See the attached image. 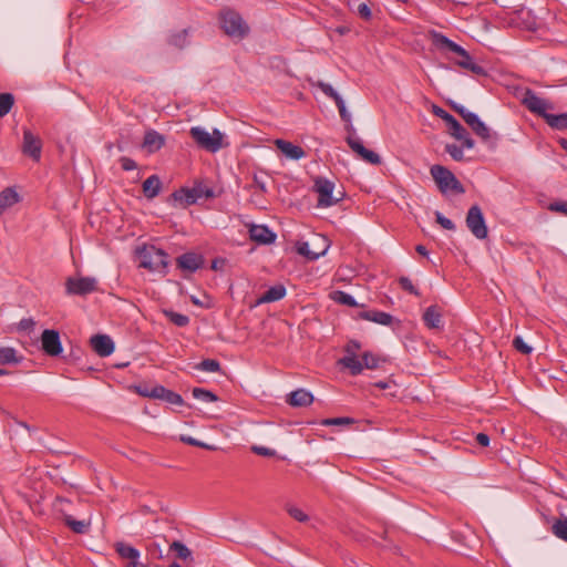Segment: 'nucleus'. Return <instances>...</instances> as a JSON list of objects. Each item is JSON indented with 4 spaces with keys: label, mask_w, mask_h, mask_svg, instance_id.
Returning a JSON list of instances; mask_svg holds the SVG:
<instances>
[{
    "label": "nucleus",
    "mask_w": 567,
    "mask_h": 567,
    "mask_svg": "<svg viewBox=\"0 0 567 567\" xmlns=\"http://www.w3.org/2000/svg\"><path fill=\"white\" fill-rule=\"evenodd\" d=\"M165 144V136L157 131L150 130L145 133L143 140V147L148 153H155L159 151Z\"/></svg>",
    "instance_id": "6ab92c4d"
},
{
    "label": "nucleus",
    "mask_w": 567,
    "mask_h": 567,
    "mask_svg": "<svg viewBox=\"0 0 567 567\" xmlns=\"http://www.w3.org/2000/svg\"><path fill=\"white\" fill-rule=\"evenodd\" d=\"M346 141H347L349 147L355 154H358L360 157L364 153V151H367V148L364 147L362 141L358 136L348 135Z\"/></svg>",
    "instance_id": "37998d69"
},
{
    "label": "nucleus",
    "mask_w": 567,
    "mask_h": 567,
    "mask_svg": "<svg viewBox=\"0 0 567 567\" xmlns=\"http://www.w3.org/2000/svg\"><path fill=\"white\" fill-rule=\"evenodd\" d=\"M432 112L434 115L442 118L446 125L449 126L450 134L453 136L456 133L464 132V126L449 112H446L444 109L433 105Z\"/></svg>",
    "instance_id": "f3484780"
},
{
    "label": "nucleus",
    "mask_w": 567,
    "mask_h": 567,
    "mask_svg": "<svg viewBox=\"0 0 567 567\" xmlns=\"http://www.w3.org/2000/svg\"><path fill=\"white\" fill-rule=\"evenodd\" d=\"M380 361H381V359L378 355H375L374 353L364 352L362 354L361 363L363 364V369L365 368V369L373 370L379 367Z\"/></svg>",
    "instance_id": "a19ab883"
},
{
    "label": "nucleus",
    "mask_w": 567,
    "mask_h": 567,
    "mask_svg": "<svg viewBox=\"0 0 567 567\" xmlns=\"http://www.w3.org/2000/svg\"><path fill=\"white\" fill-rule=\"evenodd\" d=\"M545 122L554 130H566L567 128V113L560 114H548Z\"/></svg>",
    "instance_id": "473e14b6"
},
{
    "label": "nucleus",
    "mask_w": 567,
    "mask_h": 567,
    "mask_svg": "<svg viewBox=\"0 0 567 567\" xmlns=\"http://www.w3.org/2000/svg\"><path fill=\"white\" fill-rule=\"evenodd\" d=\"M156 399L163 400L169 404L183 405L184 400L181 394L166 389L163 385H157V392H155Z\"/></svg>",
    "instance_id": "a878e982"
},
{
    "label": "nucleus",
    "mask_w": 567,
    "mask_h": 567,
    "mask_svg": "<svg viewBox=\"0 0 567 567\" xmlns=\"http://www.w3.org/2000/svg\"><path fill=\"white\" fill-rule=\"evenodd\" d=\"M34 326V321L31 318H24L20 321L19 328L21 330H30Z\"/></svg>",
    "instance_id": "338daca9"
},
{
    "label": "nucleus",
    "mask_w": 567,
    "mask_h": 567,
    "mask_svg": "<svg viewBox=\"0 0 567 567\" xmlns=\"http://www.w3.org/2000/svg\"><path fill=\"white\" fill-rule=\"evenodd\" d=\"M445 151L446 153L450 154V156L454 159V161H462L464 158V154H463V147L462 146H457L455 144H447L445 146Z\"/></svg>",
    "instance_id": "de8ad7c7"
},
{
    "label": "nucleus",
    "mask_w": 567,
    "mask_h": 567,
    "mask_svg": "<svg viewBox=\"0 0 567 567\" xmlns=\"http://www.w3.org/2000/svg\"><path fill=\"white\" fill-rule=\"evenodd\" d=\"M287 402L291 406H308L313 402V395L305 389H298L288 395Z\"/></svg>",
    "instance_id": "4be33fe9"
},
{
    "label": "nucleus",
    "mask_w": 567,
    "mask_h": 567,
    "mask_svg": "<svg viewBox=\"0 0 567 567\" xmlns=\"http://www.w3.org/2000/svg\"><path fill=\"white\" fill-rule=\"evenodd\" d=\"M548 209L567 216V202L559 200L550 203Z\"/></svg>",
    "instance_id": "bf43d9fd"
},
{
    "label": "nucleus",
    "mask_w": 567,
    "mask_h": 567,
    "mask_svg": "<svg viewBox=\"0 0 567 567\" xmlns=\"http://www.w3.org/2000/svg\"><path fill=\"white\" fill-rule=\"evenodd\" d=\"M361 158L372 165L381 164V157L377 153H374L373 151H370L368 148L361 155Z\"/></svg>",
    "instance_id": "4d7b16f0"
},
{
    "label": "nucleus",
    "mask_w": 567,
    "mask_h": 567,
    "mask_svg": "<svg viewBox=\"0 0 567 567\" xmlns=\"http://www.w3.org/2000/svg\"><path fill=\"white\" fill-rule=\"evenodd\" d=\"M424 324L429 329H441L442 324V309L437 305H432L424 311L422 316Z\"/></svg>",
    "instance_id": "a211bd4d"
},
{
    "label": "nucleus",
    "mask_w": 567,
    "mask_h": 567,
    "mask_svg": "<svg viewBox=\"0 0 567 567\" xmlns=\"http://www.w3.org/2000/svg\"><path fill=\"white\" fill-rule=\"evenodd\" d=\"M249 237L261 245L272 244L277 238L276 234L265 225H251L249 227Z\"/></svg>",
    "instance_id": "4468645a"
},
{
    "label": "nucleus",
    "mask_w": 567,
    "mask_h": 567,
    "mask_svg": "<svg viewBox=\"0 0 567 567\" xmlns=\"http://www.w3.org/2000/svg\"><path fill=\"white\" fill-rule=\"evenodd\" d=\"M197 370L205 372H219L221 370V365L219 361L215 359H205L195 367Z\"/></svg>",
    "instance_id": "58836bf2"
},
{
    "label": "nucleus",
    "mask_w": 567,
    "mask_h": 567,
    "mask_svg": "<svg viewBox=\"0 0 567 567\" xmlns=\"http://www.w3.org/2000/svg\"><path fill=\"white\" fill-rule=\"evenodd\" d=\"M354 420L351 417H333V419H324L321 424L322 425H346L353 424Z\"/></svg>",
    "instance_id": "864d4df0"
},
{
    "label": "nucleus",
    "mask_w": 567,
    "mask_h": 567,
    "mask_svg": "<svg viewBox=\"0 0 567 567\" xmlns=\"http://www.w3.org/2000/svg\"><path fill=\"white\" fill-rule=\"evenodd\" d=\"M189 29L172 32L167 37V43L177 49H184L188 45Z\"/></svg>",
    "instance_id": "bb28decb"
},
{
    "label": "nucleus",
    "mask_w": 567,
    "mask_h": 567,
    "mask_svg": "<svg viewBox=\"0 0 567 567\" xmlns=\"http://www.w3.org/2000/svg\"><path fill=\"white\" fill-rule=\"evenodd\" d=\"M140 266L150 271L166 272L168 266V255L153 245L144 246L137 250Z\"/></svg>",
    "instance_id": "f257e3e1"
},
{
    "label": "nucleus",
    "mask_w": 567,
    "mask_h": 567,
    "mask_svg": "<svg viewBox=\"0 0 567 567\" xmlns=\"http://www.w3.org/2000/svg\"><path fill=\"white\" fill-rule=\"evenodd\" d=\"M251 187H256V188H258L262 193L267 192V186H266L265 178L262 176L257 175V174L254 175Z\"/></svg>",
    "instance_id": "e2e57ef3"
},
{
    "label": "nucleus",
    "mask_w": 567,
    "mask_h": 567,
    "mask_svg": "<svg viewBox=\"0 0 567 567\" xmlns=\"http://www.w3.org/2000/svg\"><path fill=\"white\" fill-rule=\"evenodd\" d=\"M399 284H400V287L403 290L408 291L409 293L414 295V296H420L419 290L414 287V285L408 277H403V276L400 277Z\"/></svg>",
    "instance_id": "3c124183"
},
{
    "label": "nucleus",
    "mask_w": 567,
    "mask_h": 567,
    "mask_svg": "<svg viewBox=\"0 0 567 567\" xmlns=\"http://www.w3.org/2000/svg\"><path fill=\"white\" fill-rule=\"evenodd\" d=\"M14 104V96L11 93L0 94V117L6 116Z\"/></svg>",
    "instance_id": "e433bc0d"
},
{
    "label": "nucleus",
    "mask_w": 567,
    "mask_h": 567,
    "mask_svg": "<svg viewBox=\"0 0 567 567\" xmlns=\"http://www.w3.org/2000/svg\"><path fill=\"white\" fill-rule=\"evenodd\" d=\"M20 200L19 194L13 188H6L0 192V213L13 206Z\"/></svg>",
    "instance_id": "cd10ccee"
},
{
    "label": "nucleus",
    "mask_w": 567,
    "mask_h": 567,
    "mask_svg": "<svg viewBox=\"0 0 567 567\" xmlns=\"http://www.w3.org/2000/svg\"><path fill=\"white\" fill-rule=\"evenodd\" d=\"M435 220L444 229H447V230H454L455 229L454 223L450 218L443 216L440 212H435Z\"/></svg>",
    "instance_id": "5fc2aeb1"
},
{
    "label": "nucleus",
    "mask_w": 567,
    "mask_h": 567,
    "mask_svg": "<svg viewBox=\"0 0 567 567\" xmlns=\"http://www.w3.org/2000/svg\"><path fill=\"white\" fill-rule=\"evenodd\" d=\"M551 533L559 539L567 543V517L556 518L551 525Z\"/></svg>",
    "instance_id": "2f4dec72"
},
{
    "label": "nucleus",
    "mask_w": 567,
    "mask_h": 567,
    "mask_svg": "<svg viewBox=\"0 0 567 567\" xmlns=\"http://www.w3.org/2000/svg\"><path fill=\"white\" fill-rule=\"evenodd\" d=\"M465 223L470 231L477 239H485L487 237L488 229L485 224V218L482 213V209L478 205H473L470 207L466 214Z\"/></svg>",
    "instance_id": "423d86ee"
},
{
    "label": "nucleus",
    "mask_w": 567,
    "mask_h": 567,
    "mask_svg": "<svg viewBox=\"0 0 567 567\" xmlns=\"http://www.w3.org/2000/svg\"><path fill=\"white\" fill-rule=\"evenodd\" d=\"M330 298L337 302V303H340V305H344V306H348V307H358V302L355 301V299L342 291V290H334L330 293Z\"/></svg>",
    "instance_id": "72a5a7b5"
},
{
    "label": "nucleus",
    "mask_w": 567,
    "mask_h": 567,
    "mask_svg": "<svg viewBox=\"0 0 567 567\" xmlns=\"http://www.w3.org/2000/svg\"><path fill=\"white\" fill-rule=\"evenodd\" d=\"M252 451L262 456H274L276 452L271 449L265 447V446H252Z\"/></svg>",
    "instance_id": "0e129e2a"
},
{
    "label": "nucleus",
    "mask_w": 567,
    "mask_h": 567,
    "mask_svg": "<svg viewBox=\"0 0 567 567\" xmlns=\"http://www.w3.org/2000/svg\"><path fill=\"white\" fill-rule=\"evenodd\" d=\"M513 347L515 350L523 354H529L533 351V348L528 346L519 336L513 339Z\"/></svg>",
    "instance_id": "49530a36"
},
{
    "label": "nucleus",
    "mask_w": 567,
    "mask_h": 567,
    "mask_svg": "<svg viewBox=\"0 0 567 567\" xmlns=\"http://www.w3.org/2000/svg\"><path fill=\"white\" fill-rule=\"evenodd\" d=\"M275 145L277 148L290 159L298 161L306 156V152L302 147L295 145L285 140H276Z\"/></svg>",
    "instance_id": "aec40b11"
},
{
    "label": "nucleus",
    "mask_w": 567,
    "mask_h": 567,
    "mask_svg": "<svg viewBox=\"0 0 567 567\" xmlns=\"http://www.w3.org/2000/svg\"><path fill=\"white\" fill-rule=\"evenodd\" d=\"M455 64L458 65L462 69L471 71L475 75H480V76H486L487 75L486 70L483 66H481L477 63H475L473 61V58H471L468 62L455 61Z\"/></svg>",
    "instance_id": "f704fd0d"
},
{
    "label": "nucleus",
    "mask_w": 567,
    "mask_h": 567,
    "mask_svg": "<svg viewBox=\"0 0 567 567\" xmlns=\"http://www.w3.org/2000/svg\"><path fill=\"white\" fill-rule=\"evenodd\" d=\"M359 317L363 320L372 321L382 326H391L394 320L390 313L379 310L362 311L359 313Z\"/></svg>",
    "instance_id": "412c9836"
},
{
    "label": "nucleus",
    "mask_w": 567,
    "mask_h": 567,
    "mask_svg": "<svg viewBox=\"0 0 567 567\" xmlns=\"http://www.w3.org/2000/svg\"><path fill=\"white\" fill-rule=\"evenodd\" d=\"M361 158L372 165L381 164V157L377 153H374L373 151H370L368 148L361 155Z\"/></svg>",
    "instance_id": "6e6d98bb"
},
{
    "label": "nucleus",
    "mask_w": 567,
    "mask_h": 567,
    "mask_svg": "<svg viewBox=\"0 0 567 567\" xmlns=\"http://www.w3.org/2000/svg\"><path fill=\"white\" fill-rule=\"evenodd\" d=\"M361 349V343L357 340H350L346 347V355L339 360V364L348 369L352 375H358L363 371V364L358 359L357 352Z\"/></svg>",
    "instance_id": "0eeeda50"
},
{
    "label": "nucleus",
    "mask_w": 567,
    "mask_h": 567,
    "mask_svg": "<svg viewBox=\"0 0 567 567\" xmlns=\"http://www.w3.org/2000/svg\"><path fill=\"white\" fill-rule=\"evenodd\" d=\"M454 138L458 140V141H462V147H465V148H473L474 145H475V142L474 140L471 137L470 133L466 131V128L464 127V132L460 133H456L453 135Z\"/></svg>",
    "instance_id": "09e8293b"
},
{
    "label": "nucleus",
    "mask_w": 567,
    "mask_h": 567,
    "mask_svg": "<svg viewBox=\"0 0 567 567\" xmlns=\"http://www.w3.org/2000/svg\"><path fill=\"white\" fill-rule=\"evenodd\" d=\"M313 189L318 194V207L333 206L344 197V192L342 190L334 194V183L324 177H317L315 179Z\"/></svg>",
    "instance_id": "20e7f679"
},
{
    "label": "nucleus",
    "mask_w": 567,
    "mask_h": 567,
    "mask_svg": "<svg viewBox=\"0 0 567 567\" xmlns=\"http://www.w3.org/2000/svg\"><path fill=\"white\" fill-rule=\"evenodd\" d=\"M430 173L441 193L464 194L465 188L455 175L442 165H433Z\"/></svg>",
    "instance_id": "7ed1b4c3"
},
{
    "label": "nucleus",
    "mask_w": 567,
    "mask_h": 567,
    "mask_svg": "<svg viewBox=\"0 0 567 567\" xmlns=\"http://www.w3.org/2000/svg\"><path fill=\"white\" fill-rule=\"evenodd\" d=\"M336 105H337V107L339 110V114H340V117L342 118V121H344L346 123H350L351 115H350V113L348 112V110L346 107L343 99L338 101L336 103Z\"/></svg>",
    "instance_id": "052dcab7"
},
{
    "label": "nucleus",
    "mask_w": 567,
    "mask_h": 567,
    "mask_svg": "<svg viewBox=\"0 0 567 567\" xmlns=\"http://www.w3.org/2000/svg\"><path fill=\"white\" fill-rule=\"evenodd\" d=\"M41 138L34 135L30 130H23L22 153L31 157L34 162H39L41 158Z\"/></svg>",
    "instance_id": "9b49d317"
},
{
    "label": "nucleus",
    "mask_w": 567,
    "mask_h": 567,
    "mask_svg": "<svg viewBox=\"0 0 567 567\" xmlns=\"http://www.w3.org/2000/svg\"><path fill=\"white\" fill-rule=\"evenodd\" d=\"M171 549L176 551L177 557L181 559H187L192 555L190 550L178 540L173 542V544L171 545Z\"/></svg>",
    "instance_id": "a18cd8bd"
},
{
    "label": "nucleus",
    "mask_w": 567,
    "mask_h": 567,
    "mask_svg": "<svg viewBox=\"0 0 567 567\" xmlns=\"http://www.w3.org/2000/svg\"><path fill=\"white\" fill-rule=\"evenodd\" d=\"M90 344L96 354L107 357L114 351V342L107 334H95L90 339Z\"/></svg>",
    "instance_id": "ddd939ff"
},
{
    "label": "nucleus",
    "mask_w": 567,
    "mask_h": 567,
    "mask_svg": "<svg viewBox=\"0 0 567 567\" xmlns=\"http://www.w3.org/2000/svg\"><path fill=\"white\" fill-rule=\"evenodd\" d=\"M142 188L144 196L148 199H153L159 194L162 182L157 175H151L143 182Z\"/></svg>",
    "instance_id": "b1692460"
},
{
    "label": "nucleus",
    "mask_w": 567,
    "mask_h": 567,
    "mask_svg": "<svg viewBox=\"0 0 567 567\" xmlns=\"http://www.w3.org/2000/svg\"><path fill=\"white\" fill-rule=\"evenodd\" d=\"M64 522L76 534H84L89 527V525L85 522L76 520L69 515L64 517Z\"/></svg>",
    "instance_id": "ea45409f"
},
{
    "label": "nucleus",
    "mask_w": 567,
    "mask_h": 567,
    "mask_svg": "<svg viewBox=\"0 0 567 567\" xmlns=\"http://www.w3.org/2000/svg\"><path fill=\"white\" fill-rule=\"evenodd\" d=\"M476 442L481 445V446H488L489 444V436L485 433H478L476 435Z\"/></svg>",
    "instance_id": "774afa93"
},
{
    "label": "nucleus",
    "mask_w": 567,
    "mask_h": 567,
    "mask_svg": "<svg viewBox=\"0 0 567 567\" xmlns=\"http://www.w3.org/2000/svg\"><path fill=\"white\" fill-rule=\"evenodd\" d=\"M329 245L326 244L324 245V248L320 251H312L310 250L309 248V243L308 241H298L296 244V250L299 255L306 257L307 259L309 260H316L318 259L320 256H323L326 252H327V249H328Z\"/></svg>",
    "instance_id": "c85d7f7f"
},
{
    "label": "nucleus",
    "mask_w": 567,
    "mask_h": 567,
    "mask_svg": "<svg viewBox=\"0 0 567 567\" xmlns=\"http://www.w3.org/2000/svg\"><path fill=\"white\" fill-rule=\"evenodd\" d=\"M192 394L195 399L205 402H216L218 400V396L215 393L203 388H194Z\"/></svg>",
    "instance_id": "4c0bfd02"
},
{
    "label": "nucleus",
    "mask_w": 567,
    "mask_h": 567,
    "mask_svg": "<svg viewBox=\"0 0 567 567\" xmlns=\"http://www.w3.org/2000/svg\"><path fill=\"white\" fill-rule=\"evenodd\" d=\"M346 141H347L349 147L355 154H358L360 157L364 153V151H367V148L364 147L362 141L358 136L348 135Z\"/></svg>",
    "instance_id": "79ce46f5"
},
{
    "label": "nucleus",
    "mask_w": 567,
    "mask_h": 567,
    "mask_svg": "<svg viewBox=\"0 0 567 567\" xmlns=\"http://www.w3.org/2000/svg\"><path fill=\"white\" fill-rule=\"evenodd\" d=\"M41 346L44 353L50 357H58L63 351L60 333L53 329H45L42 332Z\"/></svg>",
    "instance_id": "9d476101"
},
{
    "label": "nucleus",
    "mask_w": 567,
    "mask_h": 567,
    "mask_svg": "<svg viewBox=\"0 0 567 567\" xmlns=\"http://www.w3.org/2000/svg\"><path fill=\"white\" fill-rule=\"evenodd\" d=\"M176 262L178 268L194 272L203 266L204 258L196 252H185L176 259Z\"/></svg>",
    "instance_id": "2eb2a0df"
},
{
    "label": "nucleus",
    "mask_w": 567,
    "mask_h": 567,
    "mask_svg": "<svg viewBox=\"0 0 567 567\" xmlns=\"http://www.w3.org/2000/svg\"><path fill=\"white\" fill-rule=\"evenodd\" d=\"M317 86L330 99H332L334 101V103H337L338 101H340L342 97L338 94V92L328 83H324L322 81H319L317 83Z\"/></svg>",
    "instance_id": "c03bdc74"
},
{
    "label": "nucleus",
    "mask_w": 567,
    "mask_h": 567,
    "mask_svg": "<svg viewBox=\"0 0 567 567\" xmlns=\"http://www.w3.org/2000/svg\"><path fill=\"white\" fill-rule=\"evenodd\" d=\"M66 293L85 296L97 290V281L93 277L68 278L65 282Z\"/></svg>",
    "instance_id": "1a4fd4ad"
},
{
    "label": "nucleus",
    "mask_w": 567,
    "mask_h": 567,
    "mask_svg": "<svg viewBox=\"0 0 567 567\" xmlns=\"http://www.w3.org/2000/svg\"><path fill=\"white\" fill-rule=\"evenodd\" d=\"M523 105L532 113L537 114L538 116L546 120L548 116L547 110L554 109L553 105L546 101L545 99L539 97L534 91L527 89L524 93Z\"/></svg>",
    "instance_id": "6e6552de"
},
{
    "label": "nucleus",
    "mask_w": 567,
    "mask_h": 567,
    "mask_svg": "<svg viewBox=\"0 0 567 567\" xmlns=\"http://www.w3.org/2000/svg\"><path fill=\"white\" fill-rule=\"evenodd\" d=\"M287 512L288 514L295 518L296 520L300 522V523H303V522H307L309 519L308 515L305 514L300 508L298 507H295V506H288L287 507Z\"/></svg>",
    "instance_id": "603ef678"
},
{
    "label": "nucleus",
    "mask_w": 567,
    "mask_h": 567,
    "mask_svg": "<svg viewBox=\"0 0 567 567\" xmlns=\"http://www.w3.org/2000/svg\"><path fill=\"white\" fill-rule=\"evenodd\" d=\"M430 35L433 45L441 52L456 54V52L461 49V45L453 42L447 37L437 31H431Z\"/></svg>",
    "instance_id": "dca6fc26"
},
{
    "label": "nucleus",
    "mask_w": 567,
    "mask_h": 567,
    "mask_svg": "<svg viewBox=\"0 0 567 567\" xmlns=\"http://www.w3.org/2000/svg\"><path fill=\"white\" fill-rule=\"evenodd\" d=\"M174 200L179 202L184 206H189L198 200L197 189L182 187L172 194Z\"/></svg>",
    "instance_id": "5701e85b"
},
{
    "label": "nucleus",
    "mask_w": 567,
    "mask_h": 567,
    "mask_svg": "<svg viewBox=\"0 0 567 567\" xmlns=\"http://www.w3.org/2000/svg\"><path fill=\"white\" fill-rule=\"evenodd\" d=\"M22 358L17 355V351L11 347L0 348V363L1 364H18Z\"/></svg>",
    "instance_id": "7c9ffc66"
},
{
    "label": "nucleus",
    "mask_w": 567,
    "mask_h": 567,
    "mask_svg": "<svg viewBox=\"0 0 567 567\" xmlns=\"http://www.w3.org/2000/svg\"><path fill=\"white\" fill-rule=\"evenodd\" d=\"M219 20L221 29L230 38L244 39L249 33L248 24L235 10H223L219 14Z\"/></svg>",
    "instance_id": "f03ea898"
},
{
    "label": "nucleus",
    "mask_w": 567,
    "mask_h": 567,
    "mask_svg": "<svg viewBox=\"0 0 567 567\" xmlns=\"http://www.w3.org/2000/svg\"><path fill=\"white\" fill-rule=\"evenodd\" d=\"M136 392L144 398L156 399L155 392H157V385L150 388L146 384H140L135 386Z\"/></svg>",
    "instance_id": "8fccbe9b"
},
{
    "label": "nucleus",
    "mask_w": 567,
    "mask_h": 567,
    "mask_svg": "<svg viewBox=\"0 0 567 567\" xmlns=\"http://www.w3.org/2000/svg\"><path fill=\"white\" fill-rule=\"evenodd\" d=\"M465 123L484 142H488L492 138H497V134H493L489 127H487L486 124L483 121H481V118L475 113H473L472 115H467Z\"/></svg>",
    "instance_id": "f8f14e48"
},
{
    "label": "nucleus",
    "mask_w": 567,
    "mask_h": 567,
    "mask_svg": "<svg viewBox=\"0 0 567 567\" xmlns=\"http://www.w3.org/2000/svg\"><path fill=\"white\" fill-rule=\"evenodd\" d=\"M189 134L196 144L205 151L215 153L223 147V134L217 128L209 133L199 126H195L190 128Z\"/></svg>",
    "instance_id": "39448f33"
},
{
    "label": "nucleus",
    "mask_w": 567,
    "mask_h": 567,
    "mask_svg": "<svg viewBox=\"0 0 567 567\" xmlns=\"http://www.w3.org/2000/svg\"><path fill=\"white\" fill-rule=\"evenodd\" d=\"M286 296L284 285H276L266 290L259 298L257 303H269L281 300Z\"/></svg>",
    "instance_id": "393cba45"
},
{
    "label": "nucleus",
    "mask_w": 567,
    "mask_h": 567,
    "mask_svg": "<svg viewBox=\"0 0 567 567\" xmlns=\"http://www.w3.org/2000/svg\"><path fill=\"white\" fill-rule=\"evenodd\" d=\"M121 167L124 171H133L137 167V164L134 159L123 156L120 158Z\"/></svg>",
    "instance_id": "680f3d73"
},
{
    "label": "nucleus",
    "mask_w": 567,
    "mask_h": 567,
    "mask_svg": "<svg viewBox=\"0 0 567 567\" xmlns=\"http://www.w3.org/2000/svg\"><path fill=\"white\" fill-rule=\"evenodd\" d=\"M114 548L117 555L123 559H138L141 556L136 548L123 542L115 543Z\"/></svg>",
    "instance_id": "c756f323"
},
{
    "label": "nucleus",
    "mask_w": 567,
    "mask_h": 567,
    "mask_svg": "<svg viewBox=\"0 0 567 567\" xmlns=\"http://www.w3.org/2000/svg\"><path fill=\"white\" fill-rule=\"evenodd\" d=\"M165 317L177 327H186L189 323V318L186 315L175 312L173 310H164Z\"/></svg>",
    "instance_id": "c9c22d12"
},
{
    "label": "nucleus",
    "mask_w": 567,
    "mask_h": 567,
    "mask_svg": "<svg viewBox=\"0 0 567 567\" xmlns=\"http://www.w3.org/2000/svg\"><path fill=\"white\" fill-rule=\"evenodd\" d=\"M357 13L365 21H369L372 17L370 7L365 2H361L357 7Z\"/></svg>",
    "instance_id": "13d9d810"
},
{
    "label": "nucleus",
    "mask_w": 567,
    "mask_h": 567,
    "mask_svg": "<svg viewBox=\"0 0 567 567\" xmlns=\"http://www.w3.org/2000/svg\"><path fill=\"white\" fill-rule=\"evenodd\" d=\"M453 110L464 120V122L466 121L467 115H472L473 114V112L466 110L462 105L454 104L453 105Z\"/></svg>",
    "instance_id": "69168bd1"
}]
</instances>
